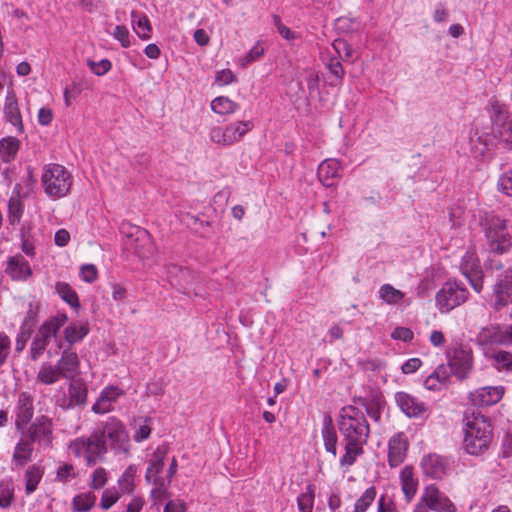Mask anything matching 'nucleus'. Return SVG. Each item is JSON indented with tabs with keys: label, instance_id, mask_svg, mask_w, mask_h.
<instances>
[{
	"label": "nucleus",
	"instance_id": "obj_43",
	"mask_svg": "<svg viewBox=\"0 0 512 512\" xmlns=\"http://www.w3.org/2000/svg\"><path fill=\"white\" fill-rule=\"evenodd\" d=\"M167 273L171 285L178 287L179 289L184 288V282H186V279L189 276L188 270L177 265H171L168 267Z\"/></svg>",
	"mask_w": 512,
	"mask_h": 512
},
{
	"label": "nucleus",
	"instance_id": "obj_60",
	"mask_svg": "<svg viewBox=\"0 0 512 512\" xmlns=\"http://www.w3.org/2000/svg\"><path fill=\"white\" fill-rule=\"evenodd\" d=\"M97 275V269L92 264H85L80 268V276L85 282L91 283L95 281Z\"/></svg>",
	"mask_w": 512,
	"mask_h": 512
},
{
	"label": "nucleus",
	"instance_id": "obj_61",
	"mask_svg": "<svg viewBox=\"0 0 512 512\" xmlns=\"http://www.w3.org/2000/svg\"><path fill=\"white\" fill-rule=\"evenodd\" d=\"M10 339L6 334L0 333V367L6 362L10 352Z\"/></svg>",
	"mask_w": 512,
	"mask_h": 512
},
{
	"label": "nucleus",
	"instance_id": "obj_54",
	"mask_svg": "<svg viewBox=\"0 0 512 512\" xmlns=\"http://www.w3.org/2000/svg\"><path fill=\"white\" fill-rule=\"evenodd\" d=\"M14 491L12 485L8 482L0 483V507L7 508L12 504Z\"/></svg>",
	"mask_w": 512,
	"mask_h": 512
},
{
	"label": "nucleus",
	"instance_id": "obj_27",
	"mask_svg": "<svg viewBox=\"0 0 512 512\" xmlns=\"http://www.w3.org/2000/svg\"><path fill=\"white\" fill-rule=\"evenodd\" d=\"M254 127L252 121H236L224 126L228 146L239 142Z\"/></svg>",
	"mask_w": 512,
	"mask_h": 512
},
{
	"label": "nucleus",
	"instance_id": "obj_31",
	"mask_svg": "<svg viewBox=\"0 0 512 512\" xmlns=\"http://www.w3.org/2000/svg\"><path fill=\"white\" fill-rule=\"evenodd\" d=\"M89 333V328L86 324L70 323L63 331L65 341L69 345L79 343Z\"/></svg>",
	"mask_w": 512,
	"mask_h": 512
},
{
	"label": "nucleus",
	"instance_id": "obj_59",
	"mask_svg": "<svg viewBox=\"0 0 512 512\" xmlns=\"http://www.w3.org/2000/svg\"><path fill=\"white\" fill-rule=\"evenodd\" d=\"M226 137L224 127H214L209 133V138L212 142L223 146H228Z\"/></svg>",
	"mask_w": 512,
	"mask_h": 512
},
{
	"label": "nucleus",
	"instance_id": "obj_23",
	"mask_svg": "<svg viewBox=\"0 0 512 512\" xmlns=\"http://www.w3.org/2000/svg\"><path fill=\"white\" fill-rule=\"evenodd\" d=\"M137 236V242L135 245V252L143 260L151 259L156 253V246L153 243L150 234L145 229L139 227H133Z\"/></svg>",
	"mask_w": 512,
	"mask_h": 512
},
{
	"label": "nucleus",
	"instance_id": "obj_29",
	"mask_svg": "<svg viewBox=\"0 0 512 512\" xmlns=\"http://www.w3.org/2000/svg\"><path fill=\"white\" fill-rule=\"evenodd\" d=\"M32 455V443L28 439H21L14 448L12 464L16 468H22L32 460Z\"/></svg>",
	"mask_w": 512,
	"mask_h": 512
},
{
	"label": "nucleus",
	"instance_id": "obj_51",
	"mask_svg": "<svg viewBox=\"0 0 512 512\" xmlns=\"http://www.w3.org/2000/svg\"><path fill=\"white\" fill-rule=\"evenodd\" d=\"M497 189L502 194L512 197V169L498 178Z\"/></svg>",
	"mask_w": 512,
	"mask_h": 512
},
{
	"label": "nucleus",
	"instance_id": "obj_37",
	"mask_svg": "<svg viewBox=\"0 0 512 512\" xmlns=\"http://www.w3.org/2000/svg\"><path fill=\"white\" fill-rule=\"evenodd\" d=\"M96 496L92 492H85L76 495L72 499V510L74 512H87L95 505Z\"/></svg>",
	"mask_w": 512,
	"mask_h": 512
},
{
	"label": "nucleus",
	"instance_id": "obj_57",
	"mask_svg": "<svg viewBox=\"0 0 512 512\" xmlns=\"http://www.w3.org/2000/svg\"><path fill=\"white\" fill-rule=\"evenodd\" d=\"M236 80L234 73L230 69H223L218 71L215 76V82L219 86L231 84Z\"/></svg>",
	"mask_w": 512,
	"mask_h": 512
},
{
	"label": "nucleus",
	"instance_id": "obj_20",
	"mask_svg": "<svg viewBox=\"0 0 512 512\" xmlns=\"http://www.w3.org/2000/svg\"><path fill=\"white\" fill-rule=\"evenodd\" d=\"M122 395V391L117 386H108L102 390L98 400L92 406V411L96 414H105L112 410V403Z\"/></svg>",
	"mask_w": 512,
	"mask_h": 512
},
{
	"label": "nucleus",
	"instance_id": "obj_26",
	"mask_svg": "<svg viewBox=\"0 0 512 512\" xmlns=\"http://www.w3.org/2000/svg\"><path fill=\"white\" fill-rule=\"evenodd\" d=\"M421 467L425 475L435 479L442 478L446 473L444 459L436 454H430L423 458Z\"/></svg>",
	"mask_w": 512,
	"mask_h": 512
},
{
	"label": "nucleus",
	"instance_id": "obj_24",
	"mask_svg": "<svg viewBox=\"0 0 512 512\" xmlns=\"http://www.w3.org/2000/svg\"><path fill=\"white\" fill-rule=\"evenodd\" d=\"M340 163L336 159H326L318 167V177L320 182L326 186L331 187L334 185L335 180L340 177L339 175Z\"/></svg>",
	"mask_w": 512,
	"mask_h": 512
},
{
	"label": "nucleus",
	"instance_id": "obj_28",
	"mask_svg": "<svg viewBox=\"0 0 512 512\" xmlns=\"http://www.w3.org/2000/svg\"><path fill=\"white\" fill-rule=\"evenodd\" d=\"M33 417V400L27 393L19 395L16 413V426L26 425Z\"/></svg>",
	"mask_w": 512,
	"mask_h": 512
},
{
	"label": "nucleus",
	"instance_id": "obj_45",
	"mask_svg": "<svg viewBox=\"0 0 512 512\" xmlns=\"http://www.w3.org/2000/svg\"><path fill=\"white\" fill-rule=\"evenodd\" d=\"M332 47L336 53L335 57H338L340 60L348 61L354 56V50L344 39H335L332 43Z\"/></svg>",
	"mask_w": 512,
	"mask_h": 512
},
{
	"label": "nucleus",
	"instance_id": "obj_47",
	"mask_svg": "<svg viewBox=\"0 0 512 512\" xmlns=\"http://www.w3.org/2000/svg\"><path fill=\"white\" fill-rule=\"evenodd\" d=\"M325 65L329 72L335 78V81H332L330 85H338L345 75V70L340 62V59H338V57L331 56L329 61Z\"/></svg>",
	"mask_w": 512,
	"mask_h": 512
},
{
	"label": "nucleus",
	"instance_id": "obj_18",
	"mask_svg": "<svg viewBox=\"0 0 512 512\" xmlns=\"http://www.w3.org/2000/svg\"><path fill=\"white\" fill-rule=\"evenodd\" d=\"M29 441L31 443L38 442L44 445H50L52 441V424L51 421L42 417L31 424L28 429Z\"/></svg>",
	"mask_w": 512,
	"mask_h": 512
},
{
	"label": "nucleus",
	"instance_id": "obj_25",
	"mask_svg": "<svg viewBox=\"0 0 512 512\" xmlns=\"http://www.w3.org/2000/svg\"><path fill=\"white\" fill-rule=\"evenodd\" d=\"M451 374V368H449V366L446 364H440L425 379L424 386L428 390L438 391L442 386L449 382Z\"/></svg>",
	"mask_w": 512,
	"mask_h": 512
},
{
	"label": "nucleus",
	"instance_id": "obj_6",
	"mask_svg": "<svg viewBox=\"0 0 512 512\" xmlns=\"http://www.w3.org/2000/svg\"><path fill=\"white\" fill-rule=\"evenodd\" d=\"M69 451L77 458H84L87 465H95L107 453L102 434L93 432L89 437H80L69 444Z\"/></svg>",
	"mask_w": 512,
	"mask_h": 512
},
{
	"label": "nucleus",
	"instance_id": "obj_39",
	"mask_svg": "<svg viewBox=\"0 0 512 512\" xmlns=\"http://www.w3.org/2000/svg\"><path fill=\"white\" fill-rule=\"evenodd\" d=\"M24 205L19 194L12 195L8 202V220L11 225L18 224L23 215Z\"/></svg>",
	"mask_w": 512,
	"mask_h": 512
},
{
	"label": "nucleus",
	"instance_id": "obj_33",
	"mask_svg": "<svg viewBox=\"0 0 512 512\" xmlns=\"http://www.w3.org/2000/svg\"><path fill=\"white\" fill-rule=\"evenodd\" d=\"M70 405H84L87 400V387L82 381L71 382L68 388Z\"/></svg>",
	"mask_w": 512,
	"mask_h": 512
},
{
	"label": "nucleus",
	"instance_id": "obj_63",
	"mask_svg": "<svg viewBox=\"0 0 512 512\" xmlns=\"http://www.w3.org/2000/svg\"><path fill=\"white\" fill-rule=\"evenodd\" d=\"M264 54V48L260 45H255L250 49V51L246 54V56L242 59V65L245 66L258 58H260Z\"/></svg>",
	"mask_w": 512,
	"mask_h": 512
},
{
	"label": "nucleus",
	"instance_id": "obj_41",
	"mask_svg": "<svg viewBox=\"0 0 512 512\" xmlns=\"http://www.w3.org/2000/svg\"><path fill=\"white\" fill-rule=\"evenodd\" d=\"M322 437L324 446L327 452L331 453L334 457L337 455V434L331 422L325 423L322 429Z\"/></svg>",
	"mask_w": 512,
	"mask_h": 512
},
{
	"label": "nucleus",
	"instance_id": "obj_32",
	"mask_svg": "<svg viewBox=\"0 0 512 512\" xmlns=\"http://www.w3.org/2000/svg\"><path fill=\"white\" fill-rule=\"evenodd\" d=\"M402 490L405 494L407 501H411L417 491V480L413 477V470L411 467L406 466L400 473Z\"/></svg>",
	"mask_w": 512,
	"mask_h": 512
},
{
	"label": "nucleus",
	"instance_id": "obj_14",
	"mask_svg": "<svg viewBox=\"0 0 512 512\" xmlns=\"http://www.w3.org/2000/svg\"><path fill=\"white\" fill-rule=\"evenodd\" d=\"M503 393L501 386H486L470 392L469 399L476 406H489L499 402Z\"/></svg>",
	"mask_w": 512,
	"mask_h": 512
},
{
	"label": "nucleus",
	"instance_id": "obj_38",
	"mask_svg": "<svg viewBox=\"0 0 512 512\" xmlns=\"http://www.w3.org/2000/svg\"><path fill=\"white\" fill-rule=\"evenodd\" d=\"M44 471L40 466L33 465L29 467L25 473V492L27 495L32 494L43 477Z\"/></svg>",
	"mask_w": 512,
	"mask_h": 512
},
{
	"label": "nucleus",
	"instance_id": "obj_42",
	"mask_svg": "<svg viewBox=\"0 0 512 512\" xmlns=\"http://www.w3.org/2000/svg\"><path fill=\"white\" fill-rule=\"evenodd\" d=\"M55 288L58 295L71 307L77 308L80 306L78 296L69 284L58 282Z\"/></svg>",
	"mask_w": 512,
	"mask_h": 512
},
{
	"label": "nucleus",
	"instance_id": "obj_48",
	"mask_svg": "<svg viewBox=\"0 0 512 512\" xmlns=\"http://www.w3.org/2000/svg\"><path fill=\"white\" fill-rule=\"evenodd\" d=\"M132 22L137 25L136 33L139 37L142 39H149L150 38V32H151V26L149 19L145 15L138 16L136 13H132Z\"/></svg>",
	"mask_w": 512,
	"mask_h": 512
},
{
	"label": "nucleus",
	"instance_id": "obj_8",
	"mask_svg": "<svg viewBox=\"0 0 512 512\" xmlns=\"http://www.w3.org/2000/svg\"><path fill=\"white\" fill-rule=\"evenodd\" d=\"M468 290L456 281L445 282L435 296L436 305L441 313H448L465 303Z\"/></svg>",
	"mask_w": 512,
	"mask_h": 512
},
{
	"label": "nucleus",
	"instance_id": "obj_1",
	"mask_svg": "<svg viewBox=\"0 0 512 512\" xmlns=\"http://www.w3.org/2000/svg\"><path fill=\"white\" fill-rule=\"evenodd\" d=\"M339 430L345 441V454L340 459L341 466H351L363 454V446L369 437V425L361 410L348 406L341 410Z\"/></svg>",
	"mask_w": 512,
	"mask_h": 512
},
{
	"label": "nucleus",
	"instance_id": "obj_2",
	"mask_svg": "<svg viewBox=\"0 0 512 512\" xmlns=\"http://www.w3.org/2000/svg\"><path fill=\"white\" fill-rule=\"evenodd\" d=\"M512 143V118L500 111L492 117V133L476 130L470 137V153L475 159H485L497 141Z\"/></svg>",
	"mask_w": 512,
	"mask_h": 512
},
{
	"label": "nucleus",
	"instance_id": "obj_10",
	"mask_svg": "<svg viewBox=\"0 0 512 512\" xmlns=\"http://www.w3.org/2000/svg\"><path fill=\"white\" fill-rule=\"evenodd\" d=\"M448 364L451 373L459 380H464L473 368L472 350L462 344H456L447 351Z\"/></svg>",
	"mask_w": 512,
	"mask_h": 512
},
{
	"label": "nucleus",
	"instance_id": "obj_34",
	"mask_svg": "<svg viewBox=\"0 0 512 512\" xmlns=\"http://www.w3.org/2000/svg\"><path fill=\"white\" fill-rule=\"evenodd\" d=\"M19 150V140L15 137H6L0 140V157L9 163L12 161Z\"/></svg>",
	"mask_w": 512,
	"mask_h": 512
},
{
	"label": "nucleus",
	"instance_id": "obj_5",
	"mask_svg": "<svg viewBox=\"0 0 512 512\" xmlns=\"http://www.w3.org/2000/svg\"><path fill=\"white\" fill-rule=\"evenodd\" d=\"M41 181L45 193L53 199H58L70 191L72 176L62 165L48 164L43 168Z\"/></svg>",
	"mask_w": 512,
	"mask_h": 512
},
{
	"label": "nucleus",
	"instance_id": "obj_40",
	"mask_svg": "<svg viewBox=\"0 0 512 512\" xmlns=\"http://www.w3.org/2000/svg\"><path fill=\"white\" fill-rule=\"evenodd\" d=\"M239 105L227 97L220 96L211 102V109L220 115H228L237 111Z\"/></svg>",
	"mask_w": 512,
	"mask_h": 512
},
{
	"label": "nucleus",
	"instance_id": "obj_30",
	"mask_svg": "<svg viewBox=\"0 0 512 512\" xmlns=\"http://www.w3.org/2000/svg\"><path fill=\"white\" fill-rule=\"evenodd\" d=\"M151 483L153 484V488L150 492L152 506L159 509L162 502L171 495L168 490L170 484H168L164 478H156L154 482Z\"/></svg>",
	"mask_w": 512,
	"mask_h": 512
},
{
	"label": "nucleus",
	"instance_id": "obj_55",
	"mask_svg": "<svg viewBox=\"0 0 512 512\" xmlns=\"http://www.w3.org/2000/svg\"><path fill=\"white\" fill-rule=\"evenodd\" d=\"M87 65L98 76L106 74L111 69V62L108 59H102L98 62L88 60Z\"/></svg>",
	"mask_w": 512,
	"mask_h": 512
},
{
	"label": "nucleus",
	"instance_id": "obj_3",
	"mask_svg": "<svg viewBox=\"0 0 512 512\" xmlns=\"http://www.w3.org/2000/svg\"><path fill=\"white\" fill-rule=\"evenodd\" d=\"M465 451L471 455L483 453L492 439L491 425L487 419L479 413L466 414L463 419Z\"/></svg>",
	"mask_w": 512,
	"mask_h": 512
},
{
	"label": "nucleus",
	"instance_id": "obj_36",
	"mask_svg": "<svg viewBox=\"0 0 512 512\" xmlns=\"http://www.w3.org/2000/svg\"><path fill=\"white\" fill-rule=\"evenodd\" d=\"M60 378H63V375L57 365L53 366L51 364H44L41 366L37 374V380L45 385H52Z\"/></svg>",
	"mask_w": 512,
	"mask_h": 512
},
{
	"label": "nucleus",
	"instance_id": "obj_11",
	"mask_svg": "<svg viewBox=\"0 0 512 512\" xmlns=\"http://www.w3.org/2000/svg\"><path fill=\"white\" fill-rule=\"evenodd\" d=\"M102 434V439L110 441L111 448L116 452L127 453L129 450V435L119 420L109 418L103 426V429L96 431Z\"/></svg>",
	"mask_w": 512,
	"mask_h": 512
},
{
	"label": "nucleus",
	"instance_id": "obj_56",
	"mask_svg": "<svg viewBox=\"0 0 512 512\" xmlns=\"http://www.w3.org/2000/svg\"><path fill=\"white\" fill-rule=\"evenodd\" d=\"M273 23L277 28L278 33L286 40L290 41L296 38V34L286 27L279 16L273 15Z\"/></svg>",
	"mask_w": 512,
	"mask_h": 512
},
{
	"label": "nucleus",
	"instance_id": "obj_7",
	"mask_svg": "<svg viewBox=\"0 0 512 512\" xmlns=\"http://www.w3.org/2000/svg\"><path fill=\"white\" fill-rule=\"evenodd\" d=\"M66 314H58L45 321L38 329L31 344V358L37 360L45 351L49 341L56 337L60 328L67 322Z\"/></svg>",
	"mask_w": 512,
	"mask_h": 512
},
{
	"label": "nucleus",
	"instance_id": "obj_19",
	"mask_svg": "<svg viewBox=\"0 0 512 512\" xmlns=\"http://www.w3.org/2000/svg\"><path fill=\"white\" fill-rule=\"evenodd\" d=\"M395 399L399 408L408 417H418L426 411V406L423 402L419 401L406 392H397Z\"/></svg>",
	"mask_w": 512,
	"mask_h": 512
},
{
	"label": "nucleus",
	"instance_id": "obj_53",
	"mask_svg": "<svg viewBox=\"0 0 512 512\" xmlns=\"http://www.w3.org/2000/svg\"><path fill=\"white\" fill-rule=\"evenodd\" d=\"M136 469L129 466L118 480V484L123 492H131L133 487L134 475Z\"/></svg>",
	"mask_w": 512,
	"mask_h": 512
},
{
	"label": "nucleus",
	"instance_id": "obj_9",
	"mask_svg": "<svg viewBox=\"0 0 512 512\" xmlns=\"http://www.w3.org/2000/svg\"><path fill=\"white\" fill-rule=\"evenodd\" d=\"M429 510L435 512H457L455 505L435 485H429L425 488L414 512H428Z\"/></svg>",
	"mask_w": 512,
	"mask_h": 512
},
{
	"label": "nucleus",
	"instance_id": "obj_13",
	"mask_svg": "<svg viewBox=\"0 0 512 512\" xmlns=\"http://www.w3.org/2000/svg\"><path fill=\"white\" fill-rule=\"evenodd\" d=\"M494 306L497 310L512 302V268L502 272L494 285Z\"/></svg>",
	"mask_w": 512,
	"mask_h": 512
},
{
	"label": "nucleus",
	"instance_id": "obj_46",
	"mask_svg": "<svg viewBox=\"0 0 512 512\" xmlns=\"http://www.w3.org/2000/svg\"><path fill=\"white\" fill-rule=\"evenodd\" d=\"M376 498V489L371 486L356 501L352 512H365Z\"/></svg>",
	"mask_w": 512,
	"mask_h": 512
},
{
	"label": "nucleus",
	"instance_id": "obj_64",
	"mask_svg": "<svg viewBox=\"0 0 512 512\" xmlns=\"http://www.w3.org/2000/svg\"><path fill=\"white\" fill-rule=\"evenodd\" d=\"M187 506L186 503L181 499H173L169 500L165 507L163 512H186Z\"/></svg>",
	"mask_w": 512,
	"mask_h": 512
},
{
	"label": "nucleus",
	"instance_id": "obj_52",
	"mask_svg": "<svg viewBox=\"0 0 512 512\" xmlns=\"http://www.w3.org/2000/svg\"><path fill=\"white\" fill-rule=\"evenodd\" d=\"M107 480V471L102 467H98L91 474V481L89 486L92 489L98 490L105 486Z\"/></svg>",
	"mask_w": 512,
	"mask_h": 512
},
{
	"label": "nucleus",
	"instance_id": "obj_12",
	"mask_svg": "<svg viewBox=\"0 0 512 512\" xmlns=\"http://www.w3.org/2000/svg\"><path fill=\"white\" fill-rule=\"evenodd\" d=\"M462 274L467 278L472 288L480 293L483 288V272L474 251H467L460 265Z\"/></svg>",
	"mask_w": 512,
	"mask_h": 512
},
{
	"label": "nucleus",
	"instance_id": "obj_15",
	"mask_svg": "<svg viewBox=\"0 0 512 512\" xmlns=\"http://www.w3.org/2000/svg\"><path fill=\"white\" fill-rule=\"evenodd\" d=\"M56 365L65 379L72 380L80 373L78 355L71 347L63 349L62 355Z\"/></svg>",
	"mask_w": 512,
	"mask_h": 512
},
{
	"label": "nucleus",
	"instance_id": "obj_22",
	"mask_svg": "<svg viewBox=\"0 0 512 512\" xmlns=\"http://www.w3.org/2000/svg\"><path fill=\"white\" fill-rule=\"evenodd\" d=\"M5 118L9 123L15 126L20 132L23 131V122L16 94L13 90L7 92L4 105Z\"/></svg>",
	"mask_w": 512,
	"mask_h": 512
},
{
	"label": "nucleus",
	"instance_id": "obj_4",
	"mask_svg": "<svg viewBox=\"0 0 512 512\" xmlns=\"http://www.w3.org/2000/svg\"><path fill=\"white\" fill-rule=\"evenodd\" d=\"M486 243L490 251L503 254L511 247V236L507 230V220L494 213L485 212L480 218Z\"/></svg>",
	"mask_w": 512,
	"mask_h": 512
},
{
	"label": "nucleus",
	"instance_id": "obj_49",
	"mask_svg": "<svg viewBox=\"0 0 512 512\" xmlns=\"http://www.w3.org/2000/svg\"><path fill=\"white\" fill-rule=\"evenodd\" d=\"M119 498L120 493L115 487L107 488L102 493L100 507L104 510H108L119 500Z\"/></svg>",
	"mask_w": 512,
	"mask_h": 512
},
{
	"label": "nucleus",
	"instance_id": "obj_35",
	"mask_svg": "<svg viewBox=\"0 0 512 512\" xmlns=\"http://www.w3.org/2000/svg\"><path fill=\"white\" fill-rule=\"evenodd\" d=\"M379 297L388 305H397L403 301L404 293L391 284H384L379 289Z\"/></svg>",
	"mask_w": 512,
	"mask_h": 512
},
{
	"label": "nucleus",
	"instance_id": "obj_62",
	"mask_svg": "<svg viewBox=\"0 0 512 512\" xmlns=\"http://www.w3.org/2000/svg\"><path fill=\"white\" fill-rule=\"evenodd\" d=\"M391 337L395 340L409 342L413 339V332L407 327H397L391 333Z\"/></svg>",
	"mask_w": 512,
	"mask_h": 512
},
{
	"label": "nucleus",
	"instance_id": "obj_16",
	"mask_svg": "<svg viewBox=\"0 0 512 512\" xmlns=\"http://www.w3.org/2000/svg\"><path fill=\"white\" fill-rule=\"evenodd\" d=\"M5 272L14 281H25L32 276V269L21 254L8 258Z\"/></svg>",
	"mask_w": 512,
	"mask_h": 512
},
{
	"label": "nucleus",
	"instance_id": "obj_58",
	"mask_svg": "<svg viewBox=\"0 0 512 512\" xmlns=\"http://www.w3.org/2000/svg\"><path fill=\"white\" fill-rule=\"evenodd\" d=\"M113 36L121 43L122 47L127 48L130 46L129 31L125 26H116L113 32Z\"/></svg>",
	"mask_w": 512,
	"mask_h": 512
},
{
	"label": "nucleus",
	"instance_id": "obj_44",
	"mask_svg": "<svg viewBox=\"0 0 512 512\" xmlns=\"http://www.w3.org/2000/svg\"><path fill=\"white\" fill-rule=\"evenodd\" d=\"M314 486L308 485L306 490L297 498V506L301 512H312L314 505Z\"/></svg>",
	"mask_w": 512,
	"mask_h": 512
},
{
	"label": "nucleus",
	"instance_id": "obj_50",
	"mask_svg": "<svg viewBox=\"0 0 512 512\" xmlns=\"http://www.w3.org/2000/svg\"><path fill=\"white\" fill-rule=\"evenodd\" d=\"M496 367L499 370L512 371V354L506 351H499L493 354Z\"/></svg>",
	"mask_w": 512,
	"mask_h": 512
},
{
	"label": "nucleus",
	"instance_id": "obj_21",
	"mask_svg": "<svg viewBox=\"0 0 512 512\" xmlns=\"http://www.w3.org/2000/svg\"><path fill=\"white\" fill-rule=\"evenodd\" d=\"M167 453L168 448L164 445L157 447L153 452L145 475L148 482H154L156 478H162L160 473L163 470Z\"/></svg>",
	"mask_w": 512,
	"mask_h": 512
},
{
	"label": "nucleus",
	"instance_id": "obj_17",
	"mask_svg": "<svg viewBox=\"0 0 512 512\" xmlns=\"http://www.w3.org/2000/svg\"><path fill=\"white\" fill-rule=\"evenodd\" d=\"M388 462L391 467H397L406 457L408 440L404 433H398L389 440Z\"/></svg>",
	"mask_w": 512,
	"mask_h": 512
}]
</instances>
